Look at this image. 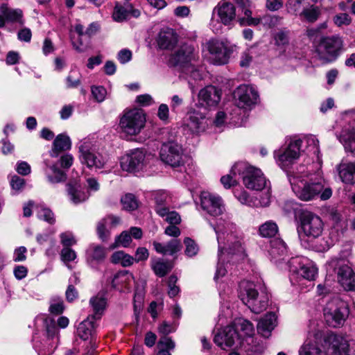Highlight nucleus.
<instances>
[{"label":"nucleus","mask_w":355,"mask_h":355,"mask_svg":"<svg viewBox=\"0 0 355 355\" xmlns=\"http://www.w3.org/2000/svg\"><path fill=\"white\" fill-rule=\"evenodd\" d=\"M323 228L322 220L318 216L310 212L303 214L300 218V226L298 228L301 245L305 248H311L318 252L329 250L338 241V236H336L333 238L334 232L331 230L328 238H320Z\"/></svg>","instance_id":"nucleus-1"},{"label":"nucleus","mask_w":355,"mask_h":355,"mask_svg":"<svg viewBox=\"0 0 355 355\" xmlns=\"http://www.w3.org/2000/svg\"><path fill=\"white\" fill-rule=\"evenodd\" d=\"M217 235L218 243V264L217 266L215 280L225 276L227 270L220 263L225 261L223 258V250L227 254H242L243 247L242 241L235 234L236 226L234 223L228 221H220L216 226L214 227Z\"/></svg>","instance_id":"nucleus-2"},{"label":"nucleus","mask_w":355,"mask_h":355,"mask_svg":"<svg viewBox=\"0 0 355 355\" xmlns=\"http://www.w3.org/2000/svg\"><path fill=\"white\" fill-rule=\"evenodd\" d=\"M292 189L296 196L304 201H309L319 198L326 200L332 196V190L325 187L324 180L321 173L306 175V179H301L300 176H294L290 179Z\"/></svg>","instance_id":"nucleus-3"},{"label":"nucleus","mask_w":355,"mask_h":355,"mask_svg":"<svg viewBox=\"0 0 355 355\" xmlns=\"http://www.w3.org/2000/svg\"><path fill=\"white\" fill-rule=\"evenodd\" d=\"M239 296L252 312L260 313L268 306V295L262 292L259 293L256 286L251 282L243 280L239 284Z\"/></svg>","instance_id":"nucleus-4"},{"label":"nucleus","mask_w":355,"mask_h":355,"mask_svg":"<svg viewBox=\"0 0 355 355\" xmlns=\"http://www.w3.org/2000/svg\"><path fill=\"white\" fill-rule=\"evenodd\" d=\"M302 140L293 137L287 145L282 146L274 153L277 165L283 170H287L300 158L302 152Z\"/></svg>","instance_id":"nucleus-5"},{"label":"nucleus","mask_w":355,"mask_h":355,"mask_svg":"<svg viewBox=\"0 0 355 355\" xmlns=\"http://www.w3.org/2000/svg\"><path fill=\"white\" fill-rule=\"evenodd\" d=\"M349 314L346 303L334 297L329 301L324 308V317L327 324L333 327L342 325Z\"/></svg>","instance_id":"nucleus-6"},{"label":"nucleus","mask_w":355,"mask_h":355,"mask_svg":"<svg viewBox=\"0 0 355 355\" xmlns=\"http://www.w3.org/2000/svg\"><path fill=\"white\" fill-rule=\"evenodd\" d=\"M146 123V116L142 110L132 109L124 112L120 119L119 128L124 133L133 136L138 135Z\"/></svg>","instance_id":"nucleus-7"},{"label":"nucleus","mask_w":355,"mask_h":355,"mask_svg":"<svg viewBox=\"0 0 355 355\" xmlns=\"http://www.w3.org/2000/svg\"><path fill=\"white\" fill-rule=\"evenodd\" d=\"M343 46V40L338 36L324 37L321 40L318 53L320 59L328 63L336 59Z\"/></svg>","instance_id":"nucleus-8"},{"label":"nucleus","mask_w":355,"mask_h":355,"mask_svg":"<svg viewBox=\"0 0 355 355\" xmlns=\"http://www.w3.org/2000/svg\"><path fill=\"white\" fill-rule=\"evenodd\" d=\"M79 159L83 164L88 168L100 169L104 168L107 159L101 154L95 152L89 141L82 142L79 147Z\"/></svg>","instance_id":"nucleus-9"},{"label":"nucleus","mask_w":355,"mask_h":355,"mask_svg":"<svg viewBox=\"0 0 355 355\" xmlns=\"http://www.w3.org/2000/svg\"><path fill=\"white\" fill-rule=\"evenodd\" d=\"M329 266L337 273L338 282L347 291H355V274L343 260L332 259Z\"/></svg>","instance_id":"nucleus-10"},{"label":"nucleus","mask_w":355,"mask_h":355,"mask_svg":"<svg viewBox=\"0 0 355 355\" xmlns=\"http://www.w3.org/2000/svg\"><path fill=\"white\" fill-rule=\"evenodd\" d=\"M221 96L220 89L211 85H207L199 91L196 106L206 110L215 109L218 105Z\"/></svg>","instance_id":"nucleus-11"},{"label":"nucleus","mask_w":355,"mask_h":355,"mask_svg":"<svg viewBox=\"0 0 355 355\" xmlns=\"http://www.w3.org/2000/svg\"><path fill=\"white\" fill-rule=\"evenodd\" d=\"M288 267L291 279L295 276H300L307 280H313L318 271L317 268L311 262L301 257L291 258L288 261Z\"/></svg>","instance_id":"nucleus-12"},{"label":"nucleus","mask_w":355,"mask_h":355,"mask_svg":"<svg viewBox=\"0 0 355 355\" xmlns=\"http://www.w3.org/2000/svg\"><path fill=\"white\" fill-rule=\"evenodd\" d=\"M236 106L242 109H250L257 103L259 94L255 88L248 85H241L234 92Z\"/></svg>","instance_id":"nucleus-13"},{"label":"nucleus","mask_w":355,"mask_h":355,"mask_svg":"<svg viewBox=\"0 0 355 355\" xmlns=\"http://www.w3.org/2000/svg\"><path fill=\"white\" fill-rule=\"evenodd\" d=\"M161 160L171 167H178L184 164L182 147L175 142L164 144L160 149Z\"/></svg>","instance_id":"nucleus-14"},{"label":"nucleus","mask_w":355,"mask_h":355,"mask_svg":"<svg viewBox=\"0 0 355 355\" xmlns=\"http://www.w3.org/2000/svg\"><path fill=\"white\" fill-rule=\"evenodd\" d=\"M326 342L329 344L328 352L331 355H355V340L349 343L340 335L330 334Z\"/></svg>","instance_id":"nucleus-15"},{"label":"nucleus","mask_w":355,"mask_h":355,"mask_svg":"<svg viewBox=\"0 0 355 355\" xmlns=\"http://www.w3.org/2000/svg\"><path fill=\"white\" fill-rule=\"evenodd\" d=\"M243 182L245 186L252 190H262L266 187V179L259 168L248 166L241 172Z\"/></svg>","instance_id":"nucleus-16"},{"label":"nucleus","mask_w":355,"mask_h":355,"mask_svg":"<svg viewBox=\"0 0 355 355\" xmlns=\"http://www.w3.org/2000/svg\"><path fill=\"white\" fill-rule=\"evenodd\" d=\"M197 59L198 51L196 48L191 44H184L171 55L169 62L174 67H186Z\"/></svg>","instance_id":"nucleus-17"},{"label":"nucleus","mask_w":355,"mask_h":355,"mask_svg":"<svg viewBox=\"0 0 355 355\" xmlns=\"http://www.w3.org/2000/svg\"><path fill=\"white\" fill-rule=\"evenodd\" d=\"M201 207L209 216L216 217L225 211L222 198L209 193H202L200 197Z\"/></svg>","instance_id":"nucleus-18"},{"label":"nucleus","mask_w":355,"mask_h":355,"mask_svg":"<svg viewBox=\"0 0 355 355\" xmlns=\"http://www.w3.org/2000/svg\"><path fill=\"white\" fill-rule=\"evenodd\" d=\"M240 340V336L233 326H227L214 337V343L221 349L232 347Z\"/></svg>","instance_id":"nucleus-19"},{"label":"nucleus","mask_w":355,"mask_h":355,"mask_svg":"<svg viewBox=\"0 0 355 355\" xmlns=\"http://www.w3.org/2000/svg\"><path fill=\"white\" fill-rule=\"evenodd\" d=\"M145 154L139 149H135L130 153L122 157L121 165L123 170L127 171H139L144 165Z\"/></svg>","instance_id":"nucleus-20"},{"label":"nucleus","mask_w":355,"mask_h":355,"mask_svg":"<svg viewBox=\"0 0 355 355\" xmlns=\"http://www.w3.org/2000/svg\"><path fill=\"white\" fill-rule=\"evenodd\" d=\"M207 45L214 64L223 65L227 63L229 59L227 49L222 42L210 40Z\"/></svg>","instance_id":"nucleus-21"},{"label":"nucleus","mask_w":355,"mask_h":355,"mask_svg":"<svg viewBox=\"0 0 355 355\" xmlns=\"http://www.w3.org/2000/svg\"><path fill=\"white\" fill-rule=\"evenodd\" d=\"M206 114L195 109L191 110L187 114L185 125L193 133L203 132L207 126Z\"/></svg>","instance_id":"nucleus-22"},{"label":"nucleus","mask_w":355,"mask_h":355,"mask_svg":"<svg viewBox=\"0 0 355 355\" xmlns=\"http://www.w3.org/2000/svg\"><path fill=\"white\" fill-rule=\"evenodd\" d=\"M156 41L159 49L171 50L178 43V35L173 29L164 28L159 32Z\"/></svg>","instance_id":"nucleus-23"},{"label":"nucleus","mask_w":355,"mask_h":355,"mask_svg":"<svg viewBox=\"0 0 355 355\" xmlns=\"http://www.w3.org/2000/svg\"><path fill=\"white\" fill-rule=\"evenodd\" d=\"M218 15L224 25H229L236 17V7L233 3L223 0L216 6Z\"/></svg>","instance_id":"nucleus-24"},{"label":"nucleus","mask_w":355,"mask_h":355,"mask_svg":"<svg viewBox=\"0 0 355 355\" xmlns=\"http://www.w3.org/2000/svg\"><path fill=\"white\" fill-rule=\"evenodd\" d=\"M325 217L331 223L333 226L334 234L332 237L338 236L340 238V234L337 232L340 229L343 230L346 227V224L343 220V216L340 211L336 207H327L324 211Z\"/></svg>","instance_id":"nucleus-25"},{"label":"nucleus","mask_w":355,"mask_h":355,"mask_svg":"<svg viewBox=\"0 0 355 355\" xmlns=\"http://www.w3.org/2000/svg\"><path fill=\"white\" fill-rule=\"evenodd\" d=\"M240 344L245 355H263L265 350L263 344L252 336L245 338Z\"/></svg>","instance_id":"nucleus-26"},{"label":"nucleus","mask_w":355,"mask_h":355,"mask_svg":"<svg viewBox=\"0 0 355 355\" xmlns=\"http://www.w3.org/2000/svg\"><path fill=\"white\" fill-rule=\"evenodd\" d=\"M180 76L187 80L191 92H196V87L192 80L198 81L204 79L206 73L202 68H180Z\"/></svg>","instance_id":"nucleus-27"},{"label":"nucleus","mask_w":355,"mask_h":355,"mask_svg":"<svg viewBox=\"0 0 355 355\" xmlns=\"http://www.w3.org/2000/svg\"><path fill=\"white\" fill-rule=\"evenodd\" d=\"M139 10L135 8L132 4H126L124 6L116 5L114 7L112 17L114 21L121 22L128 19L130 17L137 18L140 16Z\"/></svg>","instance_id":"nucleus-28"},{"label":"nucleus","mask_w":355,"mask_h":355,"mask_svg":"<svg viewBox=\"0 0 355 355\" xmlns=\"http://www.w3.org/2000/svg\"><path fill=\"white\" fill-rule=\"evenodd\" d=\"M268 252L271 259L275 262L284 260L287 255V247L285 242L279 238L272 239L270 241Z\"/></svg>","instance_id":"nucleus-29"},{"label":"nucleus","mask_w":355,"mask_h":355,"mask_svg":"<svg viewBox=\"0 0 355 355\" xmlns=\"http://www.w3.org/2000/svg\"><path fill=\"white\" fill-rule=\"evenodd\" d=\"M338 175L343 182L349 184L355 183V163L342 162L336 167Z\"/></svg>","instance_id":"nucleus-30"},{"label":"nucleus","mask_w":355,"mask_h":355,"mask_svg":"<svg viewBox=\"0 0 355 355\" xmlns=\"http://www.w3.org/2000/svg\"><path fill=\"white\" fill-rule=\"evenodd\" d=\"M245 168V162H237L231 168L230 173L223 176L220 182L225 189H230L231 187L238 184L237 176L241 174Z\"/></svg>","instance_id":"nucleus-31"},{"label":"nucleus","mask_w":355,"mask_h":355,"mask_svg":"<svg viewBox=\"0 0 355 355\" xmlns=\"http://www.w3.org/2000/svg\"><path fill=\"white\" fill-rule=\"evenodd\" d=\"M95 316H88L77 327V334L83 340L92 338L96 330Z\"/></svg>","instance_id":"nucleus-32"},{"label":"nucleus","mask_w":355,"mask_h":355,"mask_svg":"<svg viewBox=\"0 0 355 355\" xmlns=\"http://www.w3.org/2000/svg\"><path fill=\"white\" fill-rule=\"evenodd\" d=\"M133 281L134 277L131 273L127 271H121L114 275L112 285L119 291L125 292L126 290L129 291L130 284Z\"/></svg>","instance_id":"nucleus-33"},{"label":"nucleus","mask_w":355,"mask_h":355,"mask_svg":"<svg viewBox=\"0 0 355 355\" xmlns=\"http://www.w3.org/2000/svg\"><path fill=\"white\" fill-rule=\"evenodd\" d=\"M44 164L45 165L44 172L51 184L60 183L66 180L67 175L59 169L56 165H51L47 160H44Z\"/></svg>","instance_id":"nucleus-34"},{"label":"nucleus","mask_w":355,"mask_h":355,"mask_svg":"<svg viewBox=\"0 0 355 355\" xmlns=\"http://www.w3.org/2000/svg\"><path fill=\"white\" fill-rule=\"evenodd\" d=\"M67 192L70 200L74 204L83 202L89 198V193L84 191L80 184L77 182L69 183Z\"/></svg>","instance_id":"nucleus-35"},{"label":"nucleus","mask_w":355,"mask_h":355,"mask_svg":"<svg viewBox=\"0 0 355 355\" xmlns=\"http://www.w3.org/2000/svg\"><path fill=\"white\" fill-rule=\"evenodd\" d=\"M277 317L275 313H267L258 323L257 330L262 336L268 338L276 326Z\"/></svg>","instance_id":"nucleus-36"},{"label":"nucleus","mask_w":355,"mask_h":355,"mask_svg":"<svg viewBox=\"0 0 355 355\" xmlns=\"http://www.w3.org/2000/svg\"><path fill=\"white\" fill-rule=\"evenodd\" d=\"M71 147V142L69 136L66 134H60L55 137L53 143V148L50 153L51 156L56 157L59 153L68 150Z\"/></svg>","instance_id":"nucleus-37"},{"label":"nucleus","mask_w":355,"mask_h":355,"mask_svg":"<svg viewBox=\"0 0 355 355\" xmlns=\"http://www.w3.org/2000/svg\"><path fill=\"white\" fill-rule=\"evenodd\" d=\"M155 210L158 215H164L166 209L169 207L171 197L164 191H157L153 194Z\"/></svg>","instance_id":"nucleus-38"},{"label":"nucleus","mask_w":355,"mask_h":355,"mask_svg":"<svg viewBox=\"0 0 355 355\" xmlns=\"http://www.w3.org/2000/svg\"><path fill=\"white\" fill-rule=\"evenodd\" d=\"M0 13L2 14L8 22H17L23 25L24 21L22 19L23 12L21 10L12 9L8 7L7 3H2L0 6Z\"/></svg>","instance_id":"nucleus-39"},{"label":"nucleus","mask_w":355,"mask_h":355,"mask_svg":"<svg viewBox=\"0 0 355 355\" xmlns=\"http://www.w3.org/2000/svg\"><path fill=\"white\" fill-rule=\"evenodd\" d=\"M153 247L155 251L158 253L163 254H173L180 250L181 243L178 239H173L166 244L154 241Z\"/></svg>","instance_id":"nucleus-40"},{"label":"nucleus","mask_w":355,"mask_h":355,"mask_svg":"<svg viewBox=\"0 0 355 355\" xmlns=\"http://www.w3.org/2000/svg\"><path fill=\"white\" fill-rule=\"evenodd\" d=\"M320 15L321 10L320 7L315 5H311L304 8L302 11L300 13V19L309 23L315 22Z\"/></svg>","instance_id":"nucleus-41"},{"label":"nucleus","mask_w":355,"mask_h":355,"mask_svg":"<svg viewBox=\"0 0 355 355\" xmlns=\"http://www.w3.org/2000/svg\"><path fill=\"white\" fill-rule=\"evenodd\" d=\"M89 304L94 311V315L92 316H95V320L100 319L106 306L105 298L102 295L98 294L90 299Z\"/></svg>","instance_id":"nucleus-42"},{"label":"nucleus","mask_w":355,"mask_h":355,"mask_svg":"<svg viewBox=\"0 0 355 355\" xmlns=\"http://www.w3.org/2000/svg\"><path fill=\"white\" fill-rule=\"evenodd\" d=\"M340 140L343 143L345 149L352 153L355 152V130H346L343 131Z\"/></svg>","instance_id":"nucleus-43"},{"label":"nucleus","mask_w":355,"mask_h":355,"mask_svg":"<svg viewBox=\"0 0 355 355\" xmlns=\"http://www.w3.org/2000/svg\"><path fill=\"white\" fill-rule=\"evenodd\" d=\"M88 261L92 262H100L105 257V249L100 245H92L87 250Z\"/></svg>","instance_id":"nucleus-44"},{"label":"nucleus","mask_w":355,"mask_h":355,"mask_svg":"<svg viewBox=\"0 0 355 355\" xmlns=\"http://www.w3.org/2000/svg\"><path fill=\"white\" fill-rule=\"evenodd\" d=\"M299 355H322V353L316 342L306 340L300 347Z\"/></svg>","instance_id":"nucleus-45"},{"label":"nucleus","mask_w":355,"mask_h":355,"mask_svg":"<svg viewBox=\"0 0 355 355\" xmlns=\"http://www.w3.org/2000/svg\"><path fill=\"white\" fill-rule=\"evenodd\" d=\"M111 261L114 263H119L123 267H128L133 263L134 257L123 251H117L112 255Z\"/></svg>","instance_id":"nucleus-46"},{"label":"nucleus","mask_w":355,"mask_h":355,"mask_svg":"<svg viewBox=\"0 0 355 355\" xmlns=\"http://www.w3.org/2000/svg\"><path fill=\"white\" fill-rule=\"evenodd\" d=\"M278 232L277 224L272 221H267L259 227V234L263 237H272Z\"/></svg>","instance_id":"nucleus-47"},{"label":"nucleus","mask_w":355,"mask_h":355,"mask_svg":"<svg viewBox=\"0 0 355 355\" xmlns=\"http://www.w3.org/2000/svg\"><path fill=\"white\" fill-rule=\"evenodd\" d=\"M238 21L241 26H257L261 24V17H252V11L249 14H245L243 17H241L238 14Z\"/></svg>","instance_id":"nucleus-48"},{"label":"nucleus","mask_w":355,"mask_h":355,"mask_svg":"<svg viewBox=\"0 0 355 355\" xmlns=\"http://www.w3.org/2000/svg\"><path fill=\"white\" fill-rule=\"evenodd\" d=\"M152 268L157 275L164 277L171 271L172 266L168 262L157 261L152 263Z\"/></svg>","instance_id":"nucleus-49"},{"label":"nucleus","mask_w":355,"mask_h":355,"mask_svg":"<svg viewBox=\"0 0 355 355\" xmlns=\"http://www.w3.org/2000/svg\"><path fill=\"white\" fill-rule=\"evenodd\" d=\"M123 209L130 211L138 207V202L135 196L132 193H127L121 199Z\"/></svg>","instance_id":"nucleus-50"},{"label":"nucleus","mask_w":355,"mask_h":355,"mask_svg":"<svg viewBox=\"0 0 355 355\" xmlns=\"http://www.w3.org/2000/svg\"><path fill=\"white\" fill-rule=\"evenodd\" d=\"M236 325L238 329L243 333L245 338L252 336L254 334V326L249 320L239 319L236 322Z\"/></svg>","instance_id":"nucleus-51"},{"label":"nucleus","mask_w":355,"mask_h":355,"mask_svg":"<svg viewBox=\"0 0 355 355\" xmlns=\"http://www.w3.org/2000/svg\"><path fill=\"white\" fill-rule=\"evenodd\" d=\"M282 17L278 15H265L261 17V21L264 26L268 28H274L281 24Z\"/></svg>","instance_id":"nucleus-52"},{"label":"nucleus","mask_w":355,"mask_h":355,"mask_svg":"<svg viewBox=\"0 0 355 355\" xmlns=\"http://www.w3.org/2000/svg\"><path fill=\"white\" fill-rule=\"evenodd\" d=\"M290 31L287 28L279 30L275 35V44L284 46L289 42Z\"/></svg>","instance_id":"nucleus-53"},{"label":"nucleus","mask_w":355,"mask_h":355,"mask_svg":"<svg viewBox=\"0 0 355 355\" xmlns=\"http://www.w3.org/2000/svg\"><path fill=\"white\" fill-rule=\"evenodd\" d=\"M44 326L48 337L54 338L58 335V329L56 326L55 322L53 319L46 318L44 319Z\"/></svg>","instance_id":"nucleus-54"},{"label":"nucleus","mask_w":355,"mask_h":355,"mask_svg":"<svg viewBox=\"0 0 355 355\" xmlns=\"http://www.w3.org/2000/svg\"><path fill=\"white\" fill-rule=\"evenodd\" d=\"M164 215H159L162 218H165V220L171 225H178L181 222V218L179 214L175 211H170L169 207L166 209Z\"/></svg>","instance_id":"nucleus-55"},{"label":"nucleus","mask_w":355,"mask_h":355,"mask_svg":"<svg viewBox=\"0 0 355 355\" xmlns=\"http://www.w3.org/2000/svg\"><path fill=\"white\" fill-rule=\"evenodd\" d=\"M93 98L98 103L103 102L107 95L105 88L102 86H93L91 89Z\"/></svg>","instance_id":"nucleus-56"},{"label":"nucleus","mask_w":355,"mask_h":355,"mask_svg":"<svg viewBox=\"0 0 355 355\" xmlns=\"http://www.w3.org/2000/svg\"><path fill=\"white\" fill-rule=\"evenodd\" d=\"M185 244V254L188 257H193L198 252V245L190 238H186L184 241Z\"/></svg>","instance_id":"nucleus-57"},{"label":"nucleus","mask_w":355,"mask_h":355,"mask_svg":"<svg viewBox=\"0 0 355 355\" xmlns=\"http://www.w3.org/2000/svg\"><path fill=\"white\" fill-rule=\"evenodd\" d=\"M239 12L241 11L244 15L249 14L251 11L252 2L250 0H232Z\"/></svg>","instance_id":"nucleus-58"},{"label":"nucleus","mask_w":355,"mask_h":355,"mask_svg":"<svg viewBox=\"0 0 355 355\" xmlns=\"http://www.w3.org/2000/svg\"><path fill=\"white\" fill-rule=\"evenodd\" d=\"M60 242L64 248H69L76 243L73 234L70 232H65L60 234Z\"/></svg>","instance_id":"nucleus-59"},{"label":"nucleus","mask_w":355,"mask_h":355,"mask_svg":"<svg viewBox=\"0 0 355 355\" xmlns=\"http://www.w3.org/2000/svg\"><path fill=\"white\" fill-rule=\"evenodd\" d=\"M306 143L308 144V148H310V151H312L313 154L317 156V160L320 162V150H319V141L318 140L313 136L307 137Z\"/></svg>","instance_id":"nucleus-60"},{"label":"nucleus","mask_w":355,"mask_h":355,"mask_svg":"<svg viewBox=\"0 0 355 355\" xmlns=\"http://www.w3.org/2000/svg\"><path fill=\"white\" fill-rule=\"evenodd\" d=\"M178 281V277L175 275H171L168 279V295L171 297L176 296L179 292L180 288L178 286L175 285Z\"/></svg>","instance_id":"nucleus-61"},{"label":"nucleus","mask_w":355,"mask_h":355,"mask_svg":"<svg viewBox=\"0 0 355 355\" xmlns=\"http://www.w3.org/2000/svg\"><path fill=\"white\" fill-rule=\"evenodd\" d=\"M108 226H107V224L103 221L102 219L100 220L97 224V234L98 237L103 241H105L107 239L109 236V231L107 230Z\"/></svg>","instance_id":"nucleus-62"},{"label":"nucleus","mask_w":355,"mask_h":355,"mask_svg":"<svg viewBox=\"0 0 355 355\" xmlns=\"http://www.w3.org/2000/svg\"><path fill=\"white\" fill-rule=\"evenodd\" d=\"M60 257L64 263L74 261L76 259V252L70 248H63L61 250Z\"/></svg>","instance_id":"nucleus-63"},{"label":"nucleus","mask_w":355,"mask_h":355,"mask_svg":"<svg viewBox=\"0 0 355 355\" xmlns=\"http://www.w3.org/2000/svg\"><path fill=\"white\" fill-rule=\"evenodd\" d=\"M132 238L129 232H123L115 240L116 246L127 247L131 242Z\"/></svg>","instance_id":"nucleus-64"}]
</instances>
